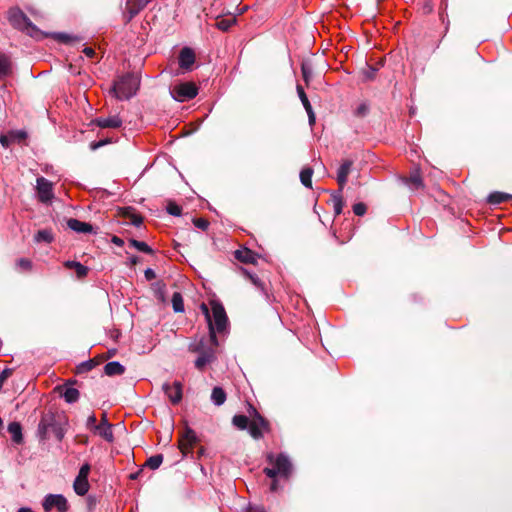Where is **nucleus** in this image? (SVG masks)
<instances>
[{
  "instance_id": "nucleus-1",
  "label": "nucleus",
  "mask_w": 512,
  "mask_h": 512,
  "mask_svg": "<svg viewBox=\"0 0 512 512\" xmlns=\"http://www.w3.org/2000/svg\"><path fill=\"white\" fill-rule=\"evenodd\" d=\"M211 311L206 304H201V310L209 328V338L214 347L219 345L216 333L222 334L227 332L228 317L223 305L218 301H211Z\"/></svg>"
},
{
  "instance_id": "nucleus-2",
  "label": "nucleus",
  "mask_w": 512,
  "mask_h": 512,
  "mask_svg": "<svg viewBox=\"0 0 512 512\" xmlns=\"http://www.w3.org/2000/svg\"><path fill=\"white\" fill-rule=\"evenodd\" d=\"M140 86V78L134 73L118 76L110 89V93L118 100H129L136 95Z\"/></svg>"
},
{
  "instance_id": "nucleus-3",
  "label": "nucleus",
  "mask_w": 512,
  "mask_h": 512,
  "mask_svg": "<svg viewBox=\"0 0 512 512\" xmlns=\"http://www.w3.org/2000/svg\"><path fill=\"white\" fill-rule=\"evenodd\" d=\"M266 461L271 467H265L263 469L264 474L271 479L277 478H289L292 474L293 465L286 453L275 454L268 452L266 454Z\"/></svg>"
},
{
  "instance_id": "nucleus-4",
  "label": "nucleus",
  "mask_w": 512,
  "mask_h": 512,
  "mask_svg": "<svg viewBox=\"0 0 512 512\" xmlns=\"http://www.w3.org/2000/svg\"><path fill=\"white\" fill-rule=\"evenodd\" d=\"M37 432L42 440L47 439L49 437V433H53L59 441H61L65 436V429L52 413L42 416L38 424Z\"/></svg>"
},
{
  "instance_id": "nucleus-5",
  "label": "nucleus",
  "mask_w": 512,
  "mask_h": 512,
  "mask_svg": "<svg viewBox=\"0 0 512 512\" xmlns=\"http://www.w3.org/2000/svg\"><path fill=\"white\" fill-rule=\"evenodd\" d=\"M189 351L199 354L194 364L196 369L200 371H203L208 364L216 360L214 348L206 347L204 339H201L198 343L190 344Z\"/></svg>"
},
{
  "instance_id": "nucleus-6",
  "label": "nucleus",
  "mask_w": 512,
  "mask_h": 512,
  "mask_svg": "<svg viewBox=\"0 0 512 512\" xmlns=\"http://www.w3.org/2000/svg\"><path fill=\"white\" fill-rule=\"evenodd\" d=\"M8 19L14 28L26 32L30 36H34L38 32V28L19 8L10 9L8 12Z\"/></svg>"
},
{
  "instance_id": "nucleus-7",
  "label": "nucleus",
  "mask_w": 512,
  "mask_h": 512,
  "mask_svg": "<svg viewBox=\"0 0 512 512\" xmlns=\"http://www.w3.org/2000/svg\"><path fill=\"white\" fill-rule=\"evenodd\" d=\"M171 96L178 102H185L195 98L198 94L197 86L192 82L176 84L170 90Z\"/></svg>"
},
{
  "instance_id": "nucleus-8",
  "label": "nucleus",
  "mask_w": 512,
  "mask_h": 512,
  "mask_svg": "<svg viewBox=\"0 0 512 512\" xmlns=\"http://www.w3.org/2000/svg\"><path fill=\"white\" fill-rule=\"evenodd\" d=\"M248 431L252 438L256 440L261 439L264 432L270 431V423L254 409V415L250 421Z\"/></svg>"
},
{
  "instance_id": "nucleus-9",
  "label": "nucleus",
  "mask_w": 512,
  "mask_h": 512,
  "mask_svg": "<svg viewBox=\"0 0 512 512\" xmlns=\"http://www.w3.org/2000/svg\"><path fill=\"white\" fill-rule=\"evenodd\" d=\"M42 506L46 512L56 509L58 512H67L68 501L62 494H48L44 497Z\"/></svg>"
},
{
  "instance_id": "nucleus-10",
  "label": "nucleus",
  "mask_w": 512,
  "mask_h": 512,
  "mask_svg": "<svg viewBox=\"0 0 512 512\" xmlns=\"http://www.w3.org/2000/svg\"><path fill=\"white\" fill-rule=\"evenodd\" d=\"M36 191L38 199L42 203H49L54 198L53 183L45 177H38L36 180Z\"/></svg>"
},
{
  "instance_id": "nucleus-11",
  "label": "nucleus",
  "mask_w": 512,
  "mask_h": 512,
  "mask_svg": "<svg viewBox=\"0 0 512 512\" xmlns=\"http://www.w3.org/2000/svg\"><path fill=\"white\" fill-rule=\"evenodd\" d=\"M162 389L173 405H177L181 402L183 386L180 381H174L173 383L166 382L163 384Z\"/></svg>"
},
{
  "instance_id": "nucleus-12",
  "label": "nucleus",
  "mask_w": 512,
  "mask_h": 512,
  "mask_svg": "<svg viewBox=\"0 0 512 512\" xmlns=\"http://www.w3.org/2000/svg\"><path fill=\"white\" fill-rule=\"evenodd\" d=\"M27 137L25 130H10L7 134L0 135V143L3 148H9L12 143H21Z\"/></svg>"
},
{
  "instance_id": "nucleus-13",
  "label": "nucleus",
  "mask_w": 512,
  "mask_h": 512,
  "mask_svg": "<svg viewBox=\"0 0 512 512\" xmlns=\"http://www.w3.org/2000/svg\"><path fill=\"white\" fill-rule=\"evenodd\" d=\"M197 441L198 438L195 431L187 427L183 432L179 442V448L184 456L188 454V452L192 449Z\"/></svg>"
},
{
  "instance_id": "nucleus-14",
  "label": "nucleus",
  "mask_w": 512,
  "mask_h": 512,
  "mask_svg": "<svg viewBox=\"0 0 512 512\" xmlns=\"http://www.w3.org/2000/svg\"><path fill=\"white\" fill-rule=\"evenodd\" d=\"M94 433L102 437L107 442H113L114 435L112 431V425L108 422L107 415L105 413L103 414L100 423H98L97 427H95Z\"/></svg>"
},
{
  "instance_id": "nucleus-15",
  "label": "nucleus",
  "mask_w": 512,
  "mask_h": 512,
  "mask_svg": "<svg viewBox=\"0 0 512 512\" xmlns=\"http://www.w3.org/2000/svg\"><path fill=\"white\" fill-rule=\"evenodd\" d=\"M178 62L180 68L189 71L195 62V53L190 47H184L180 50Z\"/></svg>"
},
{
  "instance_id": "nucleus-16",
  "label": "nucleus",
  "mask_w": 512,
  "mask_h": 512,
  "mask_svg": "<svg viewBox=\"0 0 512 512\" xmlns=\"http://www.w3.org/2000/svg\"><path fill=\"white\" fill-rule=\"evenodd\" d=\"M352 166L353 161L350 159H346L341 163L337 170L336 180L341 189H344L348 181V175L351 172Z\"/></svg>"
},
{
  "instance_id": "nucleus-17",
  "label": "nucleus",
  "mask_w": 512,
  "mask_h": 512,
  "mask_svg": "<svg viewBox=\"0 0 512 512\" xmlns=\"http://www.w3.org/2000/svg\"><path fill=\"white\" fill-rule=\"evenodd\" d=\"M147 4V0H127L125 17L126 22L131 21Z\"/></svg>"
},
{
  "instance_id": "nucleus-18",
  "label": "nucleus",
  "mask_w": 512,
  "mask_h": 512,
  "mask_svg": "<svg viewBox=\"0 0 512 512\" xmlns=\"http://www.w3.org/2000/svg\"><path fill=\"white\" fill-rule=\"evenodd\" d=\"M93 123L100 128H120L122 126V119L119 115H113L109 117H98L93 120Z\"/></svg>"
},
{
  "instance_id": "nucleus-19",
  "label": "nucleus",
  "mask_w": 512,
  "mask_h": 512,
  "mask_svg": "<svg viewBox=\"0 0 512 512\" xmlns=\"http://www.w3.org/2000/svg\"><path fill=\"white\" fill-rule=\"evenodd\" d=\"M67 226L77 233L86 234L94 232V227L90 223L83 222L75 218L68 219Z\"/></svg>"
},
{
  "instance_id": "nucleus-20",
  "label": "nucleus",
  "mask_w": 512,
  "mask_h": 512,
  "mask_svg": "<svg viewBox=\"0 0 512 512\" xmlns=\"http://www.w3.org/2000/svg\"><path fill=\"white\" fill-rule=\"evenodd\" d=\"M402 181L412 190H418L423 187V180L418 169H415L409 177L402 178Z\"/></svg>"
},
{
  "instance_id": "nucleus-21",
  "label": "nucleus",
  "mask_w": 512,
  "mask_h": 512,
  "mask_svg": "<svg viewBox=\"0 0 512 512\" xmlns=\"http://www.w3.org/2000/svg\"><path fill=\"white\" fill-rule=\"evenodd\" d=\"M73 489L78 496L86 495L90 489L88 478H81L76 476L73 482Z\"/></svg>"
},
{
  "instance_id": "nucleus-22",
  "label": "nucleus",
  "mask_w": 512,
  "mask_h": 512,
  "mask_svg": "<svg viewBox=\"0 0 512 512\" xmlns=\"http://www.w3.org/2000/svg\"><path fill=\"white\" fill-rule=\"evenodd\" d=\"M7 429L15 444H21L23 442L22 427L19 422L14 421L9 423Z\"/></svg>"
},
{
  "instance_id": "nucleus-23",
  "label": "nucleus",
  "mask_w": 512,
  "mask_h": 512,
  "mask_svg": "<svg viewBox=\"0 0 512 512\" xmlns=\"http://www.w3.org/2000/svg\"><path fill=\"white\" fill-rule=\"evenodd\" d=\"M234 257L246 264H254L256 262L255 254L250 249H238L234 252Z\"/></svg>"
},
{
  "instance_id": "nucleus-24",
  "label": "nucleus",
  "mask_w": 512,
  "mask_h": 512,
  "mask_svg": "<svg viewBox=\"0 0 512 512\" xmlns=\"http://www.w3.org/2000/svg\"><path fill=\"white\" fill-rule=\"evenodd\" d=\"M104 372L107 376H118L125 372V367L118 361H111L105 364Z\"/></svg>"
},
{
  "instance_id": "nucleus-25",
  "label": "nucleus",
  "mask_w": 512,
  "mask_h": 512,
  "mask_svg": "<svg viewBox=\"0 0 512 512\" xmlns=\"http://www.w3.org/2000/svg\"><path fill=\"white\" fill-rule=\"evenodd\" d=\"M12 74V62L10 58L0 53V79H4Z\"/></svg>"
},
{
  "instance_id": "nucleus-26",
  "label": "nucleus",
  "mask_w": 512,
  "mask_h": 512,
  "mask_svg": "<svg viewBox=\"0 0 512 512\" xmlns=\"http://www.w3.org/2000/svg\"><path fill=\"white\" fill-rule=\"evenodd\" d=\"M512 198L511 194L495 191L488 195L487 202L491 205H498Z\"/></svg>"
},
{
  "instance_id": "nucleus-27",
  "label": "nucleus",
  "mask_w": 512,
  "mask_h": 512,
  "mask_svg": "<svg viewBox=\"0 0 512 512\" xmlns=\"http://www.w3.org/2000/svg\"><path fill=\"white\" fill-rule=\"evenodd\" d=\"M226 392L224 391L223 388L219 387V386H216L213 388L212 390V393H211V401L213 402L214 405L216 406H221L225 403L226 401Z\"/></svg>"
},
{
  "instance_id": "nucleus-28",
  "label": "nucleus",
  "mask_w": 512,
  "mask_h": 512,
  "mask_svg": "<svg viewBox=\"0 0 512 512\" xmlns=\"http://www.w3.org/2000/svg\"><path fill=\"white\" fill-rule=\"evenodd\" d=\"M65 267L69 269H74L78 278H83L88 274V268L77 261H66Z\"/></svg>"
},
{
  "instance_id": "nucleus-29",
  "label": "nucleus",
  "mask_w": 512,
  "mask_h": 512,
  "mask_svg": "<svg viewBox=\"0 0 512 512\" xmlns=\"http://www.w3.org/2000/svg\"><path fill=\"white\" fill-rule=\"evenodd\" d=\"M313 169L311 167H304L300 172V181L306 188H312Z\"/></svg>"
},
{
  "instance_id": "nucleus-30",
  "label": "nucleus",
  "mask_w": 512,
  "mask_h": 512,
  "mask_svg": "<svg viewBox=\"0 0 512 512\" xmlns=\"http://www.w3.org/2000/svg\"><path fill=\"white\" fill-rule=\"evenodd\" d=\"M302 77L305 83L308 85L313 76V66L310 61L304 60L301 63Z\"/></svg>"
},
{
  "instance_id": "nucleus-31",
  "label": "nucleus",
  "mask_w": 512,
  "mask_h": 512,
  "mask_svg": "<svg viewBox=\"0 0 512 512\" xmlns=\"http://www.w3.org/2000/svg\"><path fill=\"white\" fill-rule=\"evenodd\" d=\"M61 395L67 403L72 404L78 401L80 394L76 388L67 387Z\"/></svg>"
},
{
  "instance_id": "nucleus-32",
  "label": "nucleus",
  "mask_w": 512,
  "mask_h": 512,
  "mask_svg": "<svg viewBox=\"0 0 512 512\" xmlns=\"http://www.w3.org/2000/svg\"><path fill=\"white\" fill-rule=\"evenodd\" d=\"M34 239L36 242L51 243L54 237L51 230L42 229L35 234Z\"/></svg>"
},
{
  "instance_id": "nucleus-33",
  "label": "nucleus",
  "mask_w": 512,
  "mask_h": 512,
  "mask_svg": "<svg viewBox=\"0 0 512 512\" xmlns=\"http://www.w3.org/2000/svg\"><path fill=\"white\" fill-rule=\"evenodd\" d=\"M129 244L131 247L137 249L140 252L146 253V254H152L153 249L145 242L139 241L136 239H130Z\"/></svg>"
},
{
  "instance_id": "nucleus-34",
  "label": "nucleus",
  "mask_w": 512,
  "mask_h": 512,
  "mask_svg": "<svg viewBox=\"0 0 512 512\" xmlns=\"http://www.w3.org/2000/svg\"><path fill=\"white\" fill-rule=\"evenodd\" d=\"M232 423L240 430H245L249 428L250 421L245 415H235L232 419Z\"/></svg>"
},
{
  "instance_id": "nucleus-35",
  "label": "nucleus",
  "mask_w": 512,
  "mask_h": 512,
  "mask_svg": "<svg viewBox=\"0 0 512 512\" xmlns=\"http://www.w3.org/2000/svg\"><path fill=\"white\" fill-rule=\"evenodd\" d=\"M172 307L176 313H181L184 311L183 298L179 292H175L172 296Z\"/></svg>"
},
{
  "instance_id": "nucleus-36",
  "label": "nucleus",
  "mask_w": 512,
  "mask_h": 512,
  "mask_svg": "<svg viewBox=\"0 0 512 512\" xmlns=\"http://www.w3.org/2000/svg\"><path fill=\"white\" fill-rule=\"evenodd\" d=\"M236 22L235 17L223 18L217 21L216 26L221 31H228Z\"/></svg>"
},
{
  "instance_id": "nucleus-37",
  "label": "nucleus",
  "mask_w": 512,
  "mask_h": 512,
  "mask_svg": "<svg viewBox=\"0 0 512 512\" xmlns=\"http://www.w3.org/2000/svg\"><path fill=\"white\" fill-rule=\"evenodd\" d=\"M296 89H297L298 97L301 100V103H302L303 107L305 108V110L307 111V110L313 109L303 87L298 84Z\"/></svg>"
},
{
  "instance_id": "nucleus-38",
  "label": "nucleus",
  "mask_w": 512,
  "mask_h": 512,
  "mask_svg": "<svg viewBox=\"0 0 512 512\" xmlns=\"http://www.w3.org/2000/svg\"><path fill=\"white\" fill-rule=\"evenodd\" d=\"M163 462V455L162 454H156L147 459L146 465L152 469L155 470L160 467V465Z\"/></svg>"
},
{
  "instance_id": "nucleus-39",
  "label": "nucleus",
  "mask_w": 512,
  "mask_h": 512,
  "mask_svg": "<svg viewBox=\"0 0 512 512\" xmlns=\"http://www.w3.org/2000/svg\"><path fill=\"white\" fill-rule=\"evenodd\" d=\"M96 366L93 360L83 361L76 367L77 374H84L91 371Z\"/></svg>"
},
{
  "instance_id": "nucleus-40",
  "label": "nucleus",
  "mask_w": 512,
  "mask_h": 512,
  "mask_svg": "<svg viewBox=\"0 0 512 512\" xmlns=\"http://www.w3.org/2000/svg\"><path fill=\"white\" fill-rule=\"evenodd\" d=\"M242 271H243L244 275L251 280L252 284L255 287H257L258 289L264 291V284L262 283V281L259 279V277L257 275L250 273L246 269H242Z\"/></svg>"
},
{
  "instance_id": "nucleus-41",
  "label": "nucleus",
  "mask_w": 512,
  "mask_h": 512,
  "mask_svg": "<svg viewBox=\"0 0 512 512\" xmlns=\"http://www.w3.org/2000/svg\"><path fill=\"white\" fill-rule=\"evenodd\" d=\"M166 211L172 216H180L182 213V208L175 202H169L166 207Z\"/></svg>"
},
{
  "instance_id": "nucleus-42",
  "label": "nucleus",
  "mask_w": 512,
  "mask_h": 512,
  "mask_svg": "<svg viewBox=\"0 0 512 512\" xmlns=\"http://www.w3.org/2000/svg\"><path fill=\"white\" fill-rule=\"evenodd\" d=\"M111 142H112L111 138H103V139H100L99 141H92L90 143L89 147H90V150L95 151L107 144H110Z\"/></svg>"
},
{
  "instance_id": "nucleus-43",
  "label": "nucleus",
  "mask_w": 512,
  "mask_h": 512,
  "mask_svg": "<svg viewBox=\"0 0 512 512\" xmlns=\"http://www.w3.org/2000/svg\"><path fill=\"white\" fill-rule=\"evenodd\" d=\"M16 266L24 271H28L32 268V262L27 258H20L16 261Z\"/></svg>"
},
{
  "instance_id": "nucleus-44",
  "label": "nucleus",
  "mask_w": 512,
  "mask_h": 512,
  "mask_svg": "<svg viewBox=\"0 0 512 512\" xmlns=\"http://www.w3.org/2000/svg\"><path fill=\"white\" fill-rule=\"evenodd\" d=\"M377 68L367 65L363 70V76L365 80H373L376 76Z\"/></svg>"
},
{
  "instance_id": "nucleus-45",
  "label": "nucleus",
  "mask_w": 512,
  "mask_h": 512,
  "mask_svg": "<svg viewBox=\"0 0 512 512\" xmlns=\"http://www.w3.org/2000/svg\"><path fill=\"white\" fill-rule=\"evenodd\" d=\"M369 112V106L367 103H361L355 110V115L358 117H365Z\"/></svg>"
},
{
  "instance_id": "nucleus-46",
  "label": "nucleus",
  "mask_w": 512,
  "mask_h": 512,
  "mask_svg": "<svg viewBox=\"0 0 512 512\" xmlns=\"http://www.w3.org/2000/svg\"><path fill=\"white\" fill-rule=\"evenodd\" d=\"M367 211V207L364 203L359 202L353 205V212L357 216H363Z\"/></svg>"
},
{
  "instance_id": "nucleus-47",
  "label": "nucleus",
  "mask_w": 512,
  "mask_h": 512,
  "mask_svg": "<svg viewBox=\"0 0 512 512\" xmlns=\"http://www.w3.org/2000/svg\"><path fill=\"white\" fill-rule=\"evenodd\" d=\"M90 471L91 465L89 463H84L83 465H81L77 476L81 478H88Z\"/></svg>"
},
{
  "instance_id": "nucleus-48",
  "label": "nucleus",
  "mask_w": 512,
  "mask_h": 512,
  "mask_svg": "<svg viewBox=\"0 0 512 512\" xmlns=\"http://www.w3.org/2000/svg\"><path fill=\"white\" fill-rule=\"evenodd\" d=\"M193 224L195 225V227H197L203 231H205L209 226V222L204 218H194Z\"/></svg>"
},
{
  "instance_id": "nucleus-49",
  "label": "nucleus",
  "mask_w": 512,
  "mask_h": 512,
  "mask_svg": "<svg viewBox=\"0 0 512 512\" xmlns=\"http://www.w3.org/2000/svg\"><path fill=\"white\" fill-rule=\"evenodd\" d=\"M86 427H87V429H89L92 432L95 431V427H97V419H96V416L94 414H91L87 418Z\"/></svg>"
},
{
  "instance_id": "nucleus-50",
  "label": "nucleus",
  "mask_w": 512,
  "mask_h": 512,
  "mask_svg": "<svg viewBox=\"0 0 512 512\" xmlns=\"http://www.w3.org/2000/svg\"><path fill=\"white\" fill-rule=\"evenodd\" d=\"M342 191H343V189H341V188L339 187V189H338V190L333 191V192L331 193V198H332L333 205H336V203L338 202V200H339L340 202H344V200H343V196H342Z\"/></svg>"
},
{
  "instance_id": "nucleus-51",
  "label": "nucleus",
  "mask_w": 512,
  "mask_h": 512,
  "mask_svg": "<svg viewBox=\"0 0 512 512\" xmlns=\"http://www.w3.org/2000/svg\"><path fill=\"white\" fill-rule=\"evenodd\" d=\"M144 276H145L147 281H151V280L156 278V273H155V271L152 268H147L144 271Z\"/></svg>"
},
{
  "instance_id": "nucleus-52",
  "label": "nucleus",
  "mask_w": 512,
  "mask_h": 512,
  "mask_svg": "<svg viewBox=\"0 0 512 512\" xmlns=\"http://www.w3.org/2000/svg\"><path fill=\"white\" fill-rule=\"evenodd\" d=\"M56 38L62 43H69L71 40V36L66 33H58Z\"/></svg>"
},
{
  "instance_id": "nucleus-53",
  "label": "nucleus",
  "mask_w": 512,
  "mask_h": 512,
  "mask_svg": "<svg viewBox=\"0 0 512 512\" xmlns=\"http://www.w3.org/2000/svg\"><path fill=\"white\" fill-rule=\"evenodd\" d=\"M333 206H334V214H335V216H339L342 213V210H343V207H344V202H340L338 200L336 205H333Z\"/></svg>"
},
{
  "instance_id": "nucleus-54",
  "label": "nucleus",
  "mask_w": 512,
  "mask_h": 512,
  "mask_svg": "<svg viewBox=\"0 0 512 512\" xmlns=\"http://www.w3.org/2000/svg\"><path fill=\"white\" fill-rule=\"evenodd\" d=\"M306 112L308 115L309 125L310 126L314 125L315 121H316V117H315V113H314L313 109L307 110Z\"/></svg>"
},
{
  "instance_id": "nucleus-55",
  "label": "nucleus",
  "mask_w": 512,
  "mask_h": 512,
  "mask_svg": "<svg viewBox=\"0 0 512 512\" xmlns=\"http://www.w3.org/2000/svg\"><path fill=\"white\" fill-rule=\"evenodd\" d=\"M83 53L85 54L86 57L88 58H93L95 56V50L91 47H85L84 50H83Z\"/></svg>"
},
{
  "instance_id": "nucleus-56",
  "label": "nucleus",
  "mask_w": 512,
  "mask_h": 512,
  "mask_svg": "<svg viewBox=\"0 0 512 512\" xmlns=\"http://www.w3.org/2000/svg\"><path fill=\"white\" fill-rule=\"evenodd\" d=\"M143 222V219L142 217L140 216H136L134 215L133 218H132V224L136 227H140V225L142 224Z\"/></svg>"
},
{
  "instance_id": "nucleus-57",
  "label": "nucleus",
  "mask_w": 512,
  "mask_h": 512,
  "mask_svg": "<svg viewBox=\"0 0 512 512\" xmlns=\"http://www.w3.org/2000/svg\"><path fill=\"white\" fill-rule=\"evenodd\" d=\"M112 242H113L115 245L119 246V247H121V246H123V245H124V241H123V239H121V238H120V237H118V236H113V237H112Z\"/></svg>"
},
{
  "instance_id": "nucleus-58",
  "label": "nucleus",
  "mask_w": 512,
  "mask_h": 512,
  "mask_svg": "<svg viewBox=\"0 0 512 512\" xmlns=\"http://www.w3.org/2000/svg\"><path fill=\"white\" fill-rule=\"evenodd\" d=\"M248 512H266V510L261 506H251L249 507Z\"/></svg>"
},
{
  "instance_id": "nucleus-59",
  "label": "nucleus",
  "mask_w": 512,
  "mask_h": 512,
  "mask_svg": "<svg viewBox=\"0 0 512 512\" xmlns=\"http://www.w3.org/2000/svg\"><path fill=\"white\" fill-rule=\"evenodd\" d=\"M278 489V481L276 478L272 479V483H271V486H270V490L272 492H276Z\"/></svg>"
},
{
  "instance_id": "nucleus-60",
  "label": "nucleus",
  "mask_w": 512,
  "mask_h": 512,
  "mask_svg": "<svg viewBox=\"0 0 512 512\" xmlns=\"http://www.w3.org/2000/svg\"><path fill=\"white\" fill-rule=\"evenodd\" d=\"M18 512H35L33 509H31L30 507H21L18 509Z\"/></svg>"
},
{
  "instance_id": "nucleus-61",
  "label": "nucleus",
  "mask_w": 512,
  "mask_h": 512,
  "mask_svg": "<svg viewBox=\"0 0 512 512\" xmlns=\"http://www.w3.org/2000/svg\"><path fill=\"white\" fill-rule=\"evenodd\" d=\"M6 374H7V370L3 371L0 375V381H2L5 377H6Z\"/></svg>"
},
{
  "instance_id": "nucleus-62",
  "label": "nucleus",
  "mask_w": 512,
  "mask_h": 512,
  "mask_svg": "<svg viewBox=\"0 0 512 512\" xmlns=\"http://www.w3.org/2000/svg\"><path fill=\"white\" fill-rule=\"evenodd\" d=\"M131 262H132L133 264H135V263L137 262V258H136V257H132V258H131Z\"/></svg>"
},
{
  "instance_id": "nucleus-63",
  "label": "nucleus",
  "mask_w": 512,
  "mask_h": 512,
  "mask_svg": "<svg viewBox=\"0 0 512 512\" xmlns=\"http://www.w3.org/2000/svg\"><path fill=\"white\" fill-rule=\"evenodd\" d=\"M3 426V421H2V418L0 417V429L2 428Z\"/></svg>"
}]
</instances>
